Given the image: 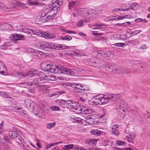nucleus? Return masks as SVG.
<instances>
[{
    "mask_svg": "<svg viewBox=\"0 0 150 150\" xmlns=\"http://www.w3.org/2000/svg\"><path fill=\"white\" fill-rule=\"evenodd\" d=\"M74 146L73 144L70 145H66L64 146V149L65 150H69L71 149H72Z\"/></svg>",
    "mask_w": 150,
    "mask_h": 150,
    "instance_id": "42",
    "label": "nucleus"
},
{
    "mask_svg": "<svg viewBox=\"0 0 150 150\" xmlns=\"http://www.w3.org/2000/svg\"><path fill=\"white\" fill-rule=\"evenodd\" d=\"M118 126V125L117 124L115 125L112 126L111 132L113 134L118 135L119 134V132L117 129Z\"/></svg>",
    "mask_w": 150,
    "mask_h": 150,
    "instance_id": "14",
    "label": "nucleus"
},
{
    "mask_svg": "<svg viewBox=\"0 0 150 150\" xmlns=\"http://www.w3.org/2000/svg\"><path fill=\"white\" fill-rule=\"evenodd\" d=\"M55 47L56 48H55V49L57 48H58L57 49L59 50H60L62 49H64L65 48V46L62 45H60L59 44L57 45V46H55Z\"/></svg>",
    "mask_w": 150,
    "mask_h": 150,
    "instance_id": "47",
    "label": "nucleus"
},
{
    "mask_svg": "<svg viewBox=\"0 0 150 150\" xmlns=\"http://www.w3.org/2000/svg\"><path fill=\"white\" fill-rule=\"evenodd\" d=\"M6 68L5 67L4 65L3 64L0 66V74L2 75L6 76L8 74L7 72Z\"/></svg>",
    "mask_w": 150,
    "mask_h": 150,
    "instance_id": "17",
    "label": "nucleus"
},
{
    "mask_svg": "<svg viewBox=\"0 0 150 150\" xmlns=\"http://www.w3.org/2000/svg\"><path fill=\"white\" fill-rule=\"evenodd\" d=\"M116 98L112 94L107 95H100V105L105 104L108 103L115 100Z\"/></svg>",
    "mask_w": 150,
    "mask_h": 150,
    "instance_id": "3",
    "label": "nucleus"
},
{
    "mask_svg": "<svg viewBox=\"0 0 150 150\" xmlns=\"http://www.w3.org/2000/svg\"><path fill=\"white\" fill-rule=\"evenodd\" d=\"M85 122L90 125H92L94 122V120L90 116L85 117Z\"/></svg>",
    "mask_w": 150,
    "mask_h": 150,
    "instance_id": "20",
    "label": "nucleus"
},
{
    "mask_svg": "<svg viewBox=\"0 0 150 150\" xmlns=\"http://www.w3.org/2000/svg\"><path fill=\"white\" fill-rule=\"evenodd\" d=\"M114 45L116 46L122 47L125 46V44L123 43H117L114 44Z\"/></svg>",
    "mask_w": 150,
    "mask_h": 150,
    "instance_id": "51",
    "label": "nucleus"
},
{
    "mask_svg": "<svg viewBox=\"0 0 150 150\" xmlns=\"http://www.w3.org/2000/svg\"><path fill=\"white\" fill-rule=\"evenodd\" d=\"M58 65H53L47 64L46 67H45L44 69L49 72L53 73H58Z\"/></svg>",
    "mask_w": 150,
    "mask_h": 150,
    "instance_id": "7",
    "label": "nucleus"
},
{
    "mask_svg": "<svg viewBox=\"0 0 150 150\" xmlns=\"http://www.w3.org/2000/svg\"><path fill=\"white\" fill-rule=\"evenodd\" d=\"M125 143L124 141L120 140H117L116 141V144L118 146H121L125 145Z\"/></svg>",
    "mask_w": 150,
    "mask_h": 150,
    "instance_id": "48",
    "label": "nucleus"
},
{
    "mask_svg": "<svg viewBox=\"0 0 150 150\" xmlns=\"http://www.w3.org/2000/svg\"><path fill=\"white\" fill-rule=\"evenodd\" d=\"M15 6L13 5L12 6H10L9 5L6 6L3 3L0 2V9L4 10V9H6L10 10L12 9L13 8H15Z\"/></svg>",
    "mask_w": 150,
    "mask_h": 150,
    "instance_id": "13",
    "label": "nucleus"
},
{
    "mask_svg": "<svg viewBox=\"0 0 150 150\" xmlns=\"http://www.w3.org/2000/svg\"><path fill=\"white\" fill-rule=\"evenodd\" d=\"M38 78H36L31 83L33 85L37 84L39 85V82H38Z\"/></svg>",
    "mask_w": 150,
    "mask_h": 150,
    "instance_id": "50",
    "label": "nucleus"
},
{
    "mask_svg": "<svg viewBox=\"0 0 150 150\" xmlns=\"http://www.w3.org/2000/svg\"><path fill=\"white\" fill-rule=\"evenodd\" d=\"M51 110L54 111H59L60 110L59 108L56 106H54L50 107Z\"/></svg>",
    "mask_w": 150,
    "mask_h": 150,
    "instance_id": "45",
    "label": "nucleus"
},
{
    "mask_svg": "<svg viewBox=\"0 0 150 150\" xmlns=\"http://www.w3.org/2000/svg\"><path fill=\"white\" fill-rule=\"evenodd\" d=\"M33 30V29L27 28L26 31H25V33L27 34L28 35L31 36Z\"/></svg>",
    "mask_w": 150,
    "mask_h": 150,
    "instance_id": "36",
    "label": "nucleus"
},
{
    "mask_svg": "<svg viewBox=\"0 0 150 150\" xmlns=\"http://www.w3.org/2000/svg\"><path fill=\"white\" fill-rule=\"evenodd\" d=\"M56 123L55 122L52 123H48L47 124V127L49 129H50L52 127H54Z\"/></svg>",
    "mask_w": 150,
    "mask_h": 150,
    "instance_id": "35",
    "label": "nucleus"
},
{
    "mask_svg": "<svg viewBox=\"0 0 150 150\" xmlns=\"http://www.w3.org/2000/svg\"><path fill=\"white\" fill-rule=\"evenodd\" d=\"M80 94H82V96L79 97V100L83 102H85L87 100V94L86 93L80 92Z\"/></svg>",
    "mask_w": 150,
    "mask_h": 150,
    "instance_id": "22",
    "label": "nucleus"
},
{
    "mask_svg": "<svg viewBox=\"0 0 150 150\" xmlns=\"http://www.w3.org/2000/svg\"><path fill=\"white\" fill-rule=\"evenodd\" d=\"M16 141L18 143L20 144H22V145H23V143L24 142V140L22 137H21L20 136L19 137H18V138L16 139Z\"/></svg>",
    "mask_w": 150,
    "mask_h": 150,
    "instance_id": "43",
    "label": "nucleus"
},
{
    "mask_svg": "<svg viewBox=\"0 0 150 150\" xmlns=\"http://www.w3.org/2000/svg\"><path fill=\"white\" fill-rule=\"evenodd\" d=\"M4 26V27L3 28L4 29L3 30H8V29L10 27L11 25H10L7 24V23H4V24L3 25L1 26V28H2V26Z\"/></svg>",
    "mask_w": 150,
    "mask_h": 150,
    "instance_id": "44",
    "label": "nucleus"
},
{
    "mask_svg": "<svg viewBox=\"0 0 150 150\" xmlns=\"http://www.w3.org/2000/svg\"><path fill=\"white\" fill-rule=\"evenodd\" d=\"M88 20H87L86 19V20L83 19L81 20L77 24V26L78 27H81L82 26V24L83 23L88 22Z\"/></svg>",
    "mask_w": 150,
    "mask_h": 150,
    "instance_id": "33",
    "label": "nucleus"
},
{
    "mask_svg": "<svg viewBox=\"0 0 150 150\" xmlns=\"http://www.w3.org/2000/svg\"><path fill=\"white\" fill-rule=\"evenodd\" d=\"M10 135H11V138H16L18 137L19 134L17 131H13L11 133H10Z\"/></svg>",
    "mask_w": 150,
    "mask_h": 150,
    "instance_id": "30",
    "label": "nucleus"
},
{
    "mask_svg": "<svg viewBox=\"0 0 150 150\" xmlns=\"http://www.w3.org/2000/svg\"><path fill=\"white\" fill-rule=\"evenodd\" d=\"M25 104L26 107L30 110L33 111L34 110V103L31 100L26 99L25 101Z\"/></svg>",
    "mask_w": 150,
    "mask_h": 150,
    "instance_id": "9",
    "label": "nucleus"
},
{
    "mask_svg": "<svg viewBox=\"0 0 150 150\" xmlns=\"http://www.w3.org/2000/svg\"><path fill=\"white\" fill-rule=\"evenodd\" d=\"M101 132L97 129H93L91 132V133L93 135L99 136L100 135Z\"/></svg>",
    "mask_w": 150,
    "mask_h": 150,
    "instance_id": "25",
    "label": "nucleus"
},
{
    "mask_svg": "<svg viewBox=\"0 0 150 150\" xmlns=\"http://www.w3.org/2000/svg\"><path fill=\"white\" fill-rule=\"evenodd\" d=\"M143 19L141 18H138L137 19H136L134 20L136 23H138L140 21L142 22Z\"/></svg>",
    "mask_w": 150,
    "mask_h": 150,
    "instance_id": "62",
    "label": "nucleus"
},
{
    "mask_svg": "<svg viewBox=\"0 0 150 150\" xmlns=\"http://www.w3.org/2000/svg\"><path fill=\"white\" fill-rule=\"evenodd\" d=\"M83 120L80 118H77V119H75L74 121L75 122H77L79 123H82L83 122Z\"/></svg>",
    "mask_w": 150,
    "mask_h": 150,
    "instance_id": "55",
    "label": "nucleus"
},
{
    "mask_svg": "<svg viewBox=\"0 0 150 150\" xmlns=\"http://www.w3.org/2000/svg\"><path fill=\"white\" fill-rule=\"evenodd\" d=\"M105 66L107 68L114 70L115 66L113 64L107 63L105 64Z\"/></svg>",
    "mask_w": 150,
    "mask_h": 150,
    "instance_id": "27",
    "label": "nucleus"
},
{
    "mask_svg": "<svg viewBox=\"0 0 150 150\" xmlns=\"http://www.w3.org/2000/svg\"><path fill=\"white\" fill-rule=\"evenodd\" d=\"M94 98H92V99L88 101V103L90 105H97L98 104L96 103L95 101V100H94Z\"/></svg>",
    "mask_w": 150,
    "mask_h": 150,
    "instance_id": "37",
    "label": "nucleus"
},
{
    "mask_svg": "<svg viewBox=\"0 0 150 150\" xmlns=\"http://www.w3.org/2000/svg\"><path fill=\"white\" fill-rule=\"evenodd\" d=\"M40 105L41 107L43 108L42 110L45 112H47L49 111V109L47 107V103L44 101H41L40 102Z\"/></svg>",
    "mask_w": 150,
    "mask_h": 150,
    "instance_id": "15",
    "label": "nucleus"
},
{
    "mask_svg": "<svg viewBox=\"0 0 150 150\" xmlns=\"http://www.w3.org/2000/svg\"><path fill=\"white\" fill-rule=\"evenodd\" d=\"M94 98V100L98 105H100V95H99L96 96H94L93 98Z\"/></svg>",
    "mask_w": 150,
    "mask_h": 150,
    "instance_id": "26",
    "label": "nucleus"
},
{
    "mask_svg": "<svg viewBox=\"0 0 150 150\" xmlns=\"http://www.w3.org/2000/svg\"><path fill=\"white\" fill-rule=\"evenodd\" d=\"M131 8H129L125 9H121L120 8H115L113 9L112 10V11L113 12H116L118 11H128Z\"/></svg>",
    "mask_w": 150,
    "mask_h": 150,
    "instance_id": "32",
    "label": "nucleus"
},
{
    "mask_svg": "<svg viewBox=\"0 0 150 150\" xmlns=\"http://www.w3.org/2000/svg\"><path fill=\"white\" fill-rule=\"evenodd\" d=\"M48 64H47L46 63H45V62L42 63L41 65L40 66L44 70V69L45 68V67H46Z\"/></svg>",
    "mask_w": 150,
    "mask_h": 150,
    "instance_id": "57",
    "label": "nucleus"
},
{
    "mask_svg": "<svg viewBox=\"0 0 150 150\" xmlns=\"http://www.w3.org/2000/svg\"><path fill=\"white\" fill-rule=\"evenodd\" d=\"M74 86H82V85L81 84L75 83H70V86L71 87Z\"/></svg>",
    "mask_w": 150,
    "mask_h": 150,
    "instance_id": "54",
    "label": "nucleus"
},
{
    "mask_svg": "<svg viewBox=\"0 0 150 150\" xmlns=\"http://www.w3.org/2000/svg\"><path fill=\"white\" fill-rule=\"evenodd\" d=\"M3 139L4 140H5L6 142H10L9 139L7 136H4Z\"/></svg>",
    "mask_w": 150,
    "mask_h": 150,
    "instance_id": "58",
    "label": "nucleus"
},
{
    "mask_svg": "<svg viewBox=\"0 0 150 150\" xmlns=\"http://www.w3.org/2000/svg\"><path fill=\"white\" fill-rule=\"evenodd\" d=\"M142 31L141 30H136L132 31H131L130 34H131V36L134 35H137Z\"/></svg>",
    "mask_w": 150,
    "mask_h": 150,
    "instance_id": "39",
    "label": "nucleus"
},
{
    "mask_svg": "<svg viewBox=\"0 0 150 150\" xmlns=\"http://www.w3.org/2000/svg\"><path fill=\"white\" fill-rule=\"evenodd\" d=\"M32 35H34V36L35 37V36H38L39 35H40V33L37 30H34L33 31V33Z\"/></svg>",
    "mask_w": 150,
    "mask_h": 150,
    "instance_id": "52",
    "label": "nucleus"
},
{
    "mask_svg": "<svg viewBox=\"0 0 150 150\" xmlns=\"http://www.w3.org/2000/svg\"><path fill=\"white\" fill-rule=\"evenodd\" d=\"M53 146L52 145V144H49L46 145L45 146V149L46 150V149H48L49 148H50L52 146Z\"/></svg>",
    "mask_w": 150,
    "mask_h": 150,
    "instance_id": "63",
    "label": "nucleus"
},
{
    "mask_svg": "<svg viewBox=\"0 0 150 150\" xmlns=\"http://www.w3.org/2000/svg\"><path fill=\"white\" fill-rule=\"evenodd\" d=\"M53 15L49 13V15L47 16V14L44 11L41 12V14L40 16V19L43 22L47 21L50 19H52L54 17V13H53Z\"/></svg>",
    "mask_w": 150,
    "mask_h": 150,
    "instance_id": "5",
    "label": "nucleus"
},
{
    "mask_svg": "<svg viewBox=\"0 0 150 150\" xmlns=\"http://www.w3.org/2000/svg\"><path fill=\"white\" fill-rule=\"evenodd\" d=\"M46 76V75H44L43 73H42L41 75H40V76H38V82H39V85H40V83H45L46 80L44 78Z\"/></svg>",
    "mask_w": 150,
    "mask_h": 150,
    "instance_id": "16",
    "label": "nucleus"
},
{
    "mask_svg": "<svg viewBox=\"0 0 150 150\" xmlns=\"http://www.w3.org/2000/svg\"><path fill=\"white\" fill-rule=\"evenodd\" d=\"M122 68H119V67H116L115 66L114 68V70H112L115 73H119L120 72H122L123 71L122 70Z\"/></svg>",
    "mask_w": 150,
    "mask_h": 150,
    "instance_id": "34",
    "label": "nucleus"
},
{
    "mask_svg": "<svg viewBox=\"0 0 150 150\" xmlns=\"http://www.w3.org/2000/svg\"><path fill=\"white\" fill-rule=\"evenodd\" d=\"M38 45L39 48L47 51H50L55 48L54 43L50 42L41 41L39 42Z\"/></svg>",
    "mask_w": 150,
    "mask_h": 150,
    "instance_id": "2",
    "label": "nucleus"
},
{
    "mask_svg": "<svg viewBox=\"0 0 150 150\" xmlns=\"http://www.w3.org/2000/svg\"><path fill=\"white\" fill-rule=\"evenodd\" d=\"M123 26H127L128 25H130L131 23L130 22L127 21L124 23H122Z\"/></svg>",
    "mask_w": 150,
    "mask_h": 150,
    "instance_id": "64",
    "label": "nucleus"
},
{
    "mask_svg": "<svg viewBox=\"0 0 150 150\" xmlns=\"http://www.w3.org/2000/svg\"><path fill=\"white\" fill-rule=\"evenodd\" d=\"M47 32H44L41 33V36L42 37L44 38H47Z\"/></svg>",
    "mask_w": 150,
    "mask_h": 150,
    "instance_id": "59",
    "label": "nucleus"
},
{
    "mask_svg": "<svg viewBox=\"0 0 150 150\" xmlns=\"http://www.w3.org/2000/svg\"><path fill=\"white\" fill-rule=\"evenodd\" d=\"M57 70L58 73H62L69 75H72L73 74L72 71L61 65H58Z\"/></svg>",
    "mask_w": 150,
    "mask_h": 150,
    "instance_id": "6",
    "label": "nucleus"
},
{
    "mask_svg": "<svg viewBox=\"0 0 150 150\" xmlns=\"http://www.w3.org/2000/svg\"><path fill=\"white\" fill-rule=\"evenodd\" d=\"M53 8V6L51 5L48 6L44 11L47 14L48 13H50L53 15V13H54Z\"/></svg>",
    "mask_w": 150,
    "mask_h": 150,
    "instance_id": "23",
    "label": "nucleus"
},
{
    "mask_svg": "<svg viewBox=\"0 0 150 150\" xmlns=\"http://www.w3.org/2000/svg\"><path fill=\"white\" fill-rule=\"evenodd\" d=\"M26 50V52L29 53H34L35 50L33 49L28 48H27Z\"/></svg>",
    "mask_w": 150,
    "mask_h": 150,
    "instance_id": "53",
    "label": "nucleus"
},
{
    "mask_svg": "<svg viewBox=\"0 0 150 150\" xmlns=\"http://www.w3.org/2000/svg\"><path fill=\"white\" fill-rule=\"evenodd\" d=\"M80 87H76V86H74L71 87L74 90H85L84 88H83V86H79Z\"/></svg>",
    "mask_w": 150,
    "mask_h": 150,
    "instance_id": "40",
    "label": "nucleus"
},
{
    "mask_svg": "<svg viewBox=\"0 0 150 150\" xmlns=\"http://www.w3.org/2000/svg\"><path fill=\"white\" fill-rule=\"evenodd\" d=\"M47 39H51L54 38L55 35L51 33H47Z\"/></svg>",
    "mask_w": 150,
    "mask_h": 150,
    "instance_id": "41",
    "label": "nucleus"
},
{
    "mask_svg": "<svg viewBox=\"0 0 150 150\" xmlns=\"http://www.w3.org/2000/svg\"><path fill=\"white\" fill-rule=\"evenodd\" d=\"M147 46L146 45H144L141 46L139 48L140 49L142 50H144L147 48Z\"/></svg>",
    "mask_w": 150,
    "mask_h": 150,
    "instance_id": "61",
    "label": "nucleus"
},
{
    "mask_svg": "<svg viewBox=\"0 0 150 150\" xmlns=\"http://www.w3.org/2000/svg\"><path fill=\"white\" fill-rule=\"evenodd\" d=\"M115 108L117 110H120V112H121V110L124 111V110L123 109V105L121 101L120 100L117 101L115 103Z\"/></svg>",
    "mask_w": 150,
    "mask_h": 150,
    "instance_id": "11",
    "label": "nucleus"
},
{
    "mask_svg": "<svg viewBox=\"0 0 150 150\" xmlns=\"http://www.w3.org/2000/svg\"><path fill=\"white\" fill-rule=\"evenodd\" d=\"M77 2L76 1H71L69 2V9L71 10L72 8H74L76 5Z\"/></svg>",
    "mask_w": 150,
    "mask_h": 150,
    "instance_id": "24",
    "label": "nucleus"
},
{
    "mask_svg": "<svg viewBox=\"0 0 150 150\" xmlns=\"http://www.w3.org/2000/svg\"><path fill=\"white\" fill-rule=\"evenodd\" d=\"M93 29H99L103 30L104 29V26L102 24L96 23L93 25Z\"/></svg>",
    "mask_w": 150,
    "mask_h": 150,
    "instance_id": "21",
    "label": "nucleus"
},
{
    "mask_svg": "<svg viewBox=\"0 0 150 150\" xmlns=\"http://www.w3.org/2000/svg\"><path fill=\"white\" fill-rule=\"evenodd\" d=\"M72 39V37L69 35H67L65 36L62 37H61V39L62 40H70Z\"/></svg>",
    "mask_w": 150,
    "mask_h": 150,
    "instance_id": "38",
    "label": "nucleus"
},
{
    "mask_svg": "<svg viewBox=\"0 0 150 150\" xmlns=\"http://www.w3.org/2000/svg\"><path fill=\"white\" fill-rule=\"evenodd\" d=\"M130 136V137H127V139L129 143H132L133 142L134 137L131 136Z\"/></svg>",
    "mask_w": 150,
    "mask_h": 150,
    "instance_id": "46",
    "label": "nucleus"
},
{
    "mask_svg": "<svg viewBox=\"0 0 150 150\" xmlns=\"http://www.w3.org/2000/svg\"><path fill=\"white\" fill-rule=\"evenodd\" d=\"M43 54L42 52L37 50H35V52L33 54L34 55L37 56L38 57H40Z\"/></svg>",
    "mask_w": 150,
    "mask_h": 150,
    "instance_id": "31",
    "label": "nucleus"
},
{
    "mask_svg": "<svg viewBox=\"0 0 150 150\" xmlns=\"http://www.w3.org/2000/svg\"><path fill=\"white\" fill-rule=\"evenodd\" d=\"M42 72H38L37 70H33L31 71H29L27 73V75L29 76L30 77H33L36 76L38 77V76H40V75H41Z\"/></svg>",
    "mask_w": 150,
    "mask_h": 150,
    "instance_id": "10",
    "label": "nucleus"
},
{
    "mask_svg": "<svg viewBox=\"0 0 150 150\" xmlns=\"http://www.w3.org/2000/svg\"><path fill=\"white\" fill-rule=\"evenodd\" d=\"M77 14L81 16L84 18H86V19L89 20L92 17L96 18L97 16L96 15V12L94 11L93 12L89 13L86 9L81 8L76 11Z\"/></svg>",
    "mask_w": 150,
    "mask_h": 150,
    "instance_id": "1",
    "label": "nucleus"
},
{
    "mask_svg": "<svg viewBox=\"0 0 150 150\" xmlns=\"http://www.w3.org/2000/svg\"><path fill=\"white\" fill-rule=\"evenodd\" d=\"M17 29L19 31L25 33V31H26L27 28L22 25H19L17 26Z\"/></svg>",
    "mask_w": 150,
    "mask_h": 150,
    "instance_id": "29",
    "label": "nucleus"
},
{
    "mask_svg": "<svg viewBox=\"0 0 150 150\" xmlns=\"http://www.w3.org/2000/svg\"><path fill=\"white\" fill-rule=\"evenodd\" d=\"M94 112V111L91 109L82 107L81 108L80 107L77 113L83 114H90Z\"/></svg>",
    "mask_w": 150,
    "mask_h": 150,
    "instance_id": "8",
    "label": "nucleus"
},
{
    "mask_svg": "<svg viewBox=\"0 0 150 150\" xmlns=\"http://www.w3.org/2000/svg\"><path fill=\"white\" fill-rule=\"evenodd\" d=\"M44 78L46 80L54 81L58 79L57 76L52 74L48 75H46V76Z\"/></svg>",
    "mask_w": 150,
    "mask_h": 150,
    "instance_id": "19",
    "label": "nucleus"
},
{
    "mask_svg": "<svg viewBox=\"0 0 150 150\" xmlns=\"http://www.w3.org/2000/svg\"><path fill=\"white\" fill-rule=\"evenodd\" d=\"M127 15L124 16H117V17L116 18L117 20H120L123 19L124 18H127Z\"/></svg>",
    "mask_w": 150,
    "mask_h": 150,
    "instance_id": "56",
    "label": "nucleus"
},
{
    "mask_svg": "<svg viewBox=\"0 0 150 150\" xmlns=\"http://www.w3.org/2000/svg\"><path fill=\"white\" fill-rule=\"evenodd\" d=\"M12 36L13 38V39L14 41L20 40H24L25 39L24 35L18 34H14Z\"/></svg>",
    "mask_w": 150,
    "mask_h": 150,
    "instance_id": "12",
    "label": "nucleus"
},
{
    "mask_svg": "<svg viewBox=\"0 0 150 150\" xmlns=\"http://www.w3.org/2000/svg\"><path fill=\"white\" fill-rule=\"evenodd\" d=\"M103 34L104 33H96L92 32V34L94 36L101 35Z\"/></svg>",
    "mask_w": 150,
    "mask_h": 150,
    "instance_id": "60",
    "label": "nucleus"
},
{
    "mask_svg": "<svg viewBox=\"0 0 150 150\" xmlns=\"http://www.w3.org/2000/svg\"><path fill=\"white\" fill-rule=\"evenodd\" d=\"M11 3L13 5H16L17 6L23 8H25L26 6L25 4L19 1H11Z\"/></svg>",
    "mask_w": 150,
    "mask_h": 150,
    "instance_id": "18",
    "label": "nucleus"
},
{
    "mask_svg": "<svg viewBox=\"0 0 150 150\" xmlns=\"http://www.w3.org/2000/svg\"><path fill=\"white\" fill-rule=\"evenodd\" d=\"M65 104L67 108L77 110L78 112L80 108V106L78 105V103L73 100L67 101L65 103Z\"/></svg>",
    "mask_w": 150,
    "mask_h": 150,
    "instance_id": "4",
    "label": "nucleus"
},
{
    "mask_svg": "<svg viewBox=\"0 0 150 150\" xmlns=\"http://www.w3.org/2000/svg\"><path fill=\"white\" fill-rule=\"evenodd\" d=\"M19 114L25 116L27 115L26 112L25 111H23L22 110H21L20 111H18Z\"/></svg>",
    "mask_w": 150,
    "mask_h": 150,
    "instance_id": "49",
    "label": "nucleus"
},
{
    "mask_svg": "<svg viewBox=\"0 0 150 150\" xmlns=\"http://www.w3.org/2000/svg\"><path fill=\"white\" fill-rule=\"evenodd\" d=\"M20 84L23 85L21 86V87L23 88H29V87L30 86H31L32 85V84L31 83V82L21 83H20Z\"/></svg>",
    "mask_w": 150,
    "mask_h": 150,
    "instance_id": "28",
    "label": "nucleus"
}]
</instances>
